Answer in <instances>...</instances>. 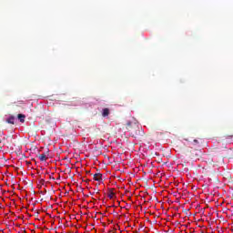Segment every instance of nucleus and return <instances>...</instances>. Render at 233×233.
I'll list each match as a JSON object with an SVG mask.
<instances>
[{"instance_id":"nucleus-5","label":"nucleus","mask_w":233,"mask_h":233,"mask_svg":"<svg viewBox=\"0 0 233 233\" xmlns=\"http://www.w3.org/2000/svg\"><path fill=\"white\" fill-rule=\"evenodd\" d=\"M8 123H10L11 125H14V117L9 118Z\"/></svg>"},{"instance_id":"nucleus-3","label":"nucleus","mask_w":233,"mask_h":233,"mask_svg":"<svg viewBox=\"0 0 233 233\" xmlns=\"http://www.w3.org/2000/svg\"><path fill=\"white\" fill-rule=\"evenodd\" d=\"M110 114V111L108 110V108H105L103 109V116L106 117V116H108Z\"/></svg>"},{"instance_id":"nucleus-6","label":"nucleus","mask_w":233,"mask_h":233,"mask_svg":"<svg viewBox=\"0 0 233 233\" xmlns=\"http://www.w3.org/2000/svg\"><path fill=\"white\" fill-rule=\"evenodd\" d=\"M109 198L112 199V198H114V193L109 194Z\"/></svg>"},{"instance_id":"nucleus-2","label":"nucleus","mask_w":233,"mask_h":233,"mask_svg":"<svg viewBox=\"0 0 233 233\" xmlns=\"http://www.w3.org/2000/svg\"><path fill=\"white\" fill-rule=\"evenodd\" d=\"M40 161H46L48 159V153H44L39 156Z\"/></svg>"},{"instance_id":"nucleus-4","label":"nucleus","mask_w":233,"mask_h":233,"mask_svg":"<svg viewBox=\"0 0 233 233\" xmlns=\"http://www.w3.org/2000/svg\"><path fill=\"white\" fill-rule=\"evenodd\" d=\"M18 119L21 123H25V115H21L19 114L18 115Z\"/></svg>"},{"instance_id":"nucleus-1","label":"nucleus","mask_w":233,"mask_h":233,"mask_svg":"<svg viewBox=\"0 0 233 233\" xmlns=\"http://www.w3.org/2000/svg\"><path fill=\"white\" fill-rule=\"evenodd\" d=\"M95 181H103V175L101 173H96L94 175Z\"/></svg>"}]
</instances>
